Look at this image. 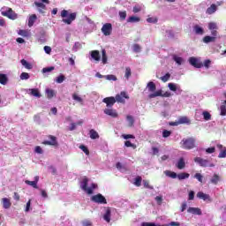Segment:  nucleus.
<instances>
[{"mask_svg":"<svg viewBox=\"0 0 226 226\" xmlns=\"http://www.w3.org/2000/svg\"><path fill=\"white\" fill-rule=\"evenodd\" d=\"M91 57L94 61H100L102 56L100 55V51L98 50H92L91 51Z\"/></svg>","mask_w":226,"mask_h":226,"instance_id":"f3484780","label":"nucleus"},{"mask_svg":"<svg viewBox=\"0 0 226 226\" xmlns=\"http://www.w3.org/2000/svg\"><path fill=\"white\" fill-rule=\"evenodd\" d=\"M147 22H148L149 24H156V22H158V19H156V18H148L147 19Z\"/></svg>","mask_w":226,"mask_h":226,"instance_id":"4d7b16f0","label":"nucleus"},{"mask_svg":"<svg viewBox=\"0 0 226 226\" xmlns=\"http://www.w3.org/2000/svg\"><path fill=\"white\" fill-rule=\"evenodd\" d=\"M122 137L125 140H128V139H135V136L133 134H124V135H122Z\"/></svg>","mask_w":226,"mask_h":226,"instance_id":"052dcab7","label":"nucleus"},{"mask_svg":"<svg viewBox=\"0 0 226 226\" xmlns=\"http://www.w3.org/2000/svg\"><path fill=\"white\" fill-rule=\"evenodd\" d=\"M34 4H35V6H37V8H41L38 10V11L40 13H45V11H43V10H45L47 8V6H45L43 3L34 2Z\"/></svg>","mask_w":226,"mask_h":226,"instance_id":"b1692460","label":"nucleus"},{"mask_svg":"<svg viewBox=\"0 0 226 226\" xmlns=\"http://www.w3.org/2000/svg\"><path fill=\"white\" fill-rule=\"evenodd\" d=\"M187 213H191L192 215H198L199 216H200V215H202V210H200V208L199 207H190L187 209Z\"/></svg>","mask_w":226,"mask_h":226,"instance_id":"ddd939ff","label":"nucleus"},{"mask_svg":"<svg viewBox=\"0 0 226 226\" xmlns=\"http://www.w3.org/2000/svg\"><path fill=\"white\" fill-rule=\"evenodd\" d=\"M132 49H133V52H136V54H139V52H140L142 48H140V45L139 44H133Z\"/></svg>","mask_w":226,"mask_h":226,"instance_id":"09e8293b","label":"nucleus"},{"mask_svg":"<svg viewBox=\"0 0 226 226\" xmlns=\"http://www.w3.org/2000/svg\"><path fill=\"white\" fill-rule=\"evenodd\" d=\"M135 186H140L142 185V177L138 176L134 181Z\"/></svg>","mask_w":226,"mask_h":226,"instance_id":"a19ab883","label":"nucleus"},{"mask_svg":"<svg viewBox=\"0 0 226 226\" xmlns=\"http://www.w3.org/2000/svg\"><path fill=\"white\" fill-rule=\"evenodd\" d=\"M194 31H195L196 34H204V29L202 27H200L199 25H196L194 26Z\"/></svg>","mask_w":226,"mask_h":226,"instance_id":"c9c22d12","label":"nucleus"},{"mask_svg":"<svg viewBox=\"0 0 226 226\" xmlns=\"http://www.w3.org/2000/svg\"><path fill=\"white\" fill-rule=\"evenodd\" d=\"M79 149H81L83 151V153H85V154H87V156H89V149L87 148V147H86L84 145H80Z\"/></svg>","mask_w":226,"mask_h":226,"instance_id":"37998d69","label":"nucleus"},{"mask_svg":"<svg viewBox=\"0 0 226 226\" xmlns=\"http://www.w3.org/2000/svg\"><path fill=\"white\" fill-rule=\"evenodd\" d=\"M29 79V73L27 72H22L20 74V79L21 80H27Z\"/></svg>","mask_w":226,"mask_h":226,"instance_id":"3c124183","label":"nucleus"},{"mask_svg":"<svg viewBox=\"0 0 226 226\" xmlns=\"http://www.w3.org/2000/svg\"><path fill=\"white\" fill-rule=\"evenodd\" d=\"M102 33L104 34V36H110V34H112V24H104L102 27Z\"/></svg>","mask_w":226,"mask_h":226,"instance_id":"6e6552de","label":"nucleus"},{"mask_svg":"<svg viewBox=\"0 0 226 226\" xmlns=\"http://www.w3.org/2000/svg\"><path fill=\"white\" fill-rule=\"evenodd\" d=\"M124 77H125V79H127V80H128V79H130V77H132V68H130V67L125 68Z\"/></svg>","mask_w":226,"mask_h":226,"instance_id":"4c0bfd02","label":"nucleus"},{"mask_svg":"<svg viewBox=\"0 0 226 226\" xmlns=\"http://www.w3.org/2000/svg\"><path fill=\"white\" fill-rule=\"evenodd\" d=\"M216 28H217L216 23H209L208 24V29H210V31H214Z\"/></svg>","mask_w":226,"mask_h":226,"instance_id":"0e129e2a","label":"nucleus"},{"mask_svg":"<svg viewBox=\"0 0 226 226\" xmlns=\"http://www.w3.org/2000/svg\"><path fill=\"white\" fill-rule=\"evenodd\" d=\"M215 151H216V148L215 147H208L206 149V153H207L208 154L215 153Z\"/></svg>","mask_w":226,"mask_h":226,"instance_id":"680f3d73","label":"nucleus"},{"mask_svg":"<svg viewBox=\"0 0 226 226\" xmlns=\"http://www.w3.org/2000/svg\"><path fill=\"white\" fill-rule=\"evenodd\" d=\"M186 167V162H185V158L181 157L177 164V168L179 169V170H183Z\"/></svg>","mask_w":226,"mask_h":226,"instance_id":"6ab92c4d","label":"nucleus"},{"mask_svg":"<svg viewBox=\"0 0 226 226\" xmlns=\"http://www.w3.org/2000/svg\"><path fill=\"white\" fill-rule=\"evenodd\" d=\"M0 84H2V86L8 84V76H6V74L0 73Z\"/></svg>","mask_w":226,"mask_h":226,"instance_id":"5701e85b","label":"nucleus"},{"mask_svg":"<svg viewBox=\"0 0 226 226\" xmlns=\"http://www.w3.org/2000/svg\"><path fill=\"white\" fill-rule=\"evenodd\" d=\"M204 43H211V41H216V37H211L207 35L203 38Z\"/></svg>","mask_w":226,"mask_h":226,"instance_id":"2f4dec72","label":"nucleus"},{"mask_svg":"<svg viewBox=\"0 0 226 226\" xmlns=\"http://www.w3.org/2000/svg\"><path fill=\"white\" fill-rule=\"evenodd\" d=\"M65 79H66V77H64V75L61 74L60 76H58V77L56 78V82L57 84H63V82H64Z\"/></svg>","mask_w":226,"mask_h":226,"instance_id":"58836bf2","label":"nucleus"},{"mask_svg":"<svg viewBox=\"0 0 226 226\" xmlns=\"http://www.w3.org/2000/svg\"><path fill=\"white\" fill-rule=\"evenodd\" d=\"M142 11V8L139 5L134 6L132 9L133 13H139V11Z\"/></svg>","mask_w":226,"mask_h":226,"instance_id":"69168bd1","label":"nucleus"},{"mask_svg":"<svg viewBox=\"0 0 226 226\" xmlns=\"http://www.w3.org/2000/svg\"><path fill=\"white\" fill-rule=\"evenodd\" d=\"M46 94H47V98H49V100L54 98V96L56 95V94L54 93L53 89H46Z\"/></svg>","mask_w":226,"mask_h":226,"instance_id":"473e14b6","label":"nucleus"},{"mask_svg":"<svg viewBox=\"0 0 226 226\" xmlns=\"http://www.w3.org/2000/svg\"><path fill=\"white\" fill-rule=\"evenodd\" d=\"M194 162H195V163H199L200 167H215V164L209 163V160H207V159L195 157Z\"/></svg>","mask_w":226,"mask_h":226,"instance_id":"39448f33","label":"nucleus"},{"mask_svg":"<svg viewBox=\"0 0 226 226\" xmlns=\"http://www.w3.org/2000/svg\"><path fill=\"white\" fill-rule=\"evenodd\" d=\"M170 79V73L167 72L164 76L161 77V80L162 82H169V79Z\"/></svg>","mask_w":226,"mask_h":226,"instance_id":"a18cd8bd","label":"nucleus"},{"mask_svg":"<svg viewBox=\"0 0 226 226\" xmlns=\"http://www.w3.org/2000/svg\"><path fill=\"white\" fill-rule=\"evenodd\" d=\"M178 124H190V119L188 117H181L178 119Z\"/></svg>","mask_w":226,"mask_h":226,"instance_id":"bb28decb","label":"nucleus"},{"mask_svg":"<svg viewBox=\"0 0 226 226\" xmlns=\"http://www.w3.org/2000/svg\"><path fill=\"white\" fill-rule=\"evenodd\" d=\"M170 135H172V132H170V131L164 130L162 132V137L164 139H167L168 137H170Z\"/></svg>","mask_w":226,"mask_h":226,"instance_id":"603ef678","label":"nucleus"},{"mask_svg":"<svg viewBox=\"0 0 226 226\" xmlns=\"http://www.w3.org/2000/svg\"><path fill=\"white\" fill-rule=\"evenodd\" d=\"M216 10H217L216 4H213L210 5V7H208L207 9L206 13L207 15H213V13H215L216 11Z\"/></svg>","mask_w":226,"mask_h":226,"instance_id":"4be33fe9","label":"nucleus"},{"mask_svg":"<svg viewBox=\"0 0 226 226\" xmlns=\"http://www.w3.org/2000/svg\"><path fill=\"white\" fill-rule=\"evenodd\" d=\"M124 147H132L133 149L137 148V146L135 144H132V142H130V140H126L124 142Z\"/></svg>","mask_w":226,"mask_h":226,"instance_id":"c03bdc74","label":"nucleus"},{"mask_svg":"<svg viewBox=\"0 0 226 226\" xmlns=\"http://www.w3.org/2000/svg\"><path fill=\"white\" fill-rule=\"evenodd\" d=\"M164 174L165 176H167L168 177H171L172 179H176V177H177V173L174 171L165 170Z\"/></svg>","mask_w":226,"mask_h":226,"instance_id":"c85d7f7f","label":"nucleus"},{"mask_svg":"<svg viewBox=\"0 0 226 226\" xmlns=\"http://www.w3.org/2000/svg\"><path fill=\"white\" fill-rule=\"evenodd\" d=\"M89 135L92 140H96V139H100V134H98V132H96L94 129H91L89 131Z\"/></svg>","mask_w":226,"mask_h":226,"instance_id":"a211bd4d","label":"nucleus"},{"mask_svg":"<svg viewBox=\"0 0 226 226\" xmlns=\"http://www.w3.org/2000/svg\"><path fill=\"white\" fill-rule=\"evenodd\" d=\"M218 158H226V148H224L223 150H221V152L219 153Z\"/></svg>","mask_w":226,"mask_h":226,"instance_id":"bf43d9fd","label":"nucleus"},{"mask_svg":"<svg viewBox=\"0 0 226 226\" xmlns=\"http://www.w3.org/2000/svg\"><path fill=\"white\" fill-rule=\"evenodd\" d=\"M20 63L22 66L26 68V70H33V64H31L29 62H26V59H21Z\"/></svg>","mask_w":226,"mask_h":226,"instance_id":"c756f323","label":"nucleus"},{"mask_svg":"<svg viewBox=\"0 0 226 226\" xmlns=\"http://www.w3.org/2000/svg\"><path fill=\"white\" fill-rule=\"evenodd\" d=\"M104 77L107 80H114V81L117 80V78L115 75H112V74L106 75Z\"/></svg>","mask_w":226,"mask_h":226,"instance_id":"864d4df0","label":"nucleus"},{"mask_svg":"<svg viewBox=\"0 0 226 226\" xmlns=\"http://www.w3.org/2000/svg\"><path fill=\"white\" fill-rule=\"evenodd\" d=\"M36 14H33L29 17L28 19V26L29 27H33V26H34V22H36Z\"/></svg>","mask_w":226,"mask_h":226,"instance_id":"393cba45","label":"nucleus"},{"mask_svg":"<svg viewBox=\"0 0 226 226\" xmlns=\"http://www.w3.org/2000/svg\"><path fill=\"white\" fill-rule=\"evenodd\" d=\"M48 138L50 140L42 141V144L44 146H55V147L59 146V143L57 142V138L56 136L49 135Z\"/></svg>","mask_w":226,"mask_h":226,"instance_id":"423d86ee","label":"nucleus"},{"mask_svg":"<svg viewBox=\"0 0 226 226\" xmlns=\"http://www.w3.org/2000/svg\"><path fill=\"white\" fill-rule=\"evenodd\" d=\"M222 181V178L219 177L218 174H214L212 178H210L211 185H218L219 182Z\"/></svg>","mask_w":226,"mask_h":226,"instance_id":"dca6fc26","label":"nucleus"},{"mask_svg":"<svg viewBox=\"0 0 226 226\" xmlns=\"http://www.w3.org/2000/svg\"><path fill=\"white\" fill-rule=\"evenodd\" d=\"M29 91L32 96H35V98H41V94H40V90H38V88H31Z\"/></svg>","mask_w":226,"mask_h":226,"instance_id":"aec40b11","label":"nucleus"},{"mask_svg":"<svg viewBox=\"0 0 226 226\" xmlns=\"http://www.w3.org/2000/svg\"><path fill=\"white\" fill-rule=\"evenodd\" d=\"M103 103H106L107 107H114L116 103V98L115 97H106L102 100Z\"/></svg>","mask_w":226,"mask_h":226,"instance_id":"9b49d317","label":"nucleus"},{"mask_svg":"<svg viewBox=\"0 0 226 226\" xmlns=\"http://www.w3.org/2000/svg\"><path fill=\"white\" fill-rule=\"evenodd\" d=\"M177 179H179V181H183V179H188V177H190V174L186 173V172H182L177 175Z\"/></svg>","mask_w":226,"mask_h":226,"instance_id":"a878e982","label":"nucleus"},{"mask_svg":"<svg viewBox=\"0 0 226 226\" xmlns=\"http://www.w3.org/2000/svg\"><path fill=\"white\" fill-rule=\"evenodd\" d=\"M102 60L103 64H107L108 57L107 51L105 49L102 50Z\"/></svg>","mask_w":226,"mask_h":226,"instance_id":"72a5a7b5","label":"nucleus"},{"mask_svg":"<svg viewBox=\"0 0 226 226\" xmlns=\"http://www.w3.org/2000/svg\"><path fill=\"white\" fill-rule=\"evenodd\" d=\"M35 153H37V154H43V149H41V147H35Z\"/></svg>","mask_w":226,"mask_h":226,"instance_id":"e2e57ef3","label":"nucleus"},{"mask_svg":"<svg viewBox=\"0 0 226 226\" xmlns=\"http://www.w3.org/2000/svg\"><path fill=\"white\" fill-rule=\"evenodd\" d=\"M202 116L205 121H211V113L209 111H203Z\"/></svg>","mask_w":226,"mask_h":226,"instance_id":"e433bc0d","label":"nucleus"},{"mask_svg":"<svg viewBox=\"0 0 226 226\" xmlns=\"http://www.w3.org/2000/svg\"><path fill=\"white\" fill-rule=\"evenodd\" d=\"M125 100H130V96L126 94V92H121L120 94H117L115 97L116 102L117 103H124Z\"/></svg>","mask_w":226,"mask_h":226,"instance_id":"1a4fd4ad","label":"nucleus"},{"mask_svg":"<svg viewBox=\"0 0 226 226\" xmlns=\"http://www.w3.org/2000/svg\"><path fill=\"white\" fill-rule=\"evenodd\" d=\"M2 15L4 17H7V19H10L11 20H17L18 15L15 11H13L12 8H9L7 11H2Z\"/></svg>","mask_w":226,"mask_h":226,"instance_id":"20e7f679","label":"nucleus"},{"mask_svg":"<svg viewBox=\"0 0 226 226\" xmlns=\"http://www.w3.org/2000/svg\"><path fill=\"white\" fill-rule=\"evenodd\" d=\"M189 63L194 68H202L204 66V64L201 62H200L199 59L193 56L189 58Z\"/></svg>","mask_w":226,"mask_h":226,"instance_id":"9d476101","label":"nucleus"},{"mask_svg":"<svg viewBox=\"0 0 226 226\" xmlns=\"http://www.w3.org/2000/svg\"><path fill=\"white\" fill-rule=\"evenodd\" d=\"M110 207H107L106 212L103 215V220H105V222H107L108 223H110Z\"/></svg>","mask_w":226,"mask_h":226,"instance_id":"412c9836","label":"nucleus"},{"mask_svg":"<svg viewBox=\"0 0 226 226\" xmlns=\"http://www.w3.org/2000/svg\"><path fill=\"white\" fill-rule=\"evenodd\" d=\"M127 121L130 123L131 126H133V123H135V120H133V117L128 115L126 117Z\"/></svg>","mask_w":226,"mask_h":226,"instance_id":"13d9d810","label":"nucleus"},{"mask_svg":"<svg viewBox=\"0 0 226 226\" xmlns=\"http://www.w3.org/2000/svg\"><path fill=\"white\" fill-rule=\"evenodd\" d=\"M119 17H120V20H125L126 19V11H120Z\"/></svg>","mask_w":226,"mask_h":226,"instance_id":"6e6d98bb","label":"nucleus"},{"mask_svg":"<svg viewBox=\"0 0 226 226\" xmlns=\"http://www.w3.org/2000/svg\"><path fill=\"white\" fill-rule=\"evenodd\" d=\"M127 22H129L130 24H135L137 22H140V18L137 16H131L129 17V19H127Z\"/></svg>","mask_w":226,"mask_h":226,"instance_id":"cd10ccee","label":"nucleus"},{"mask_svg":"<svg viewBox=\"0 0 226 226\" xmlns=\"http://www.w3.org/2000/svg\"><path fill=\"white\" fill-rule=\"evenodd\" d=\"M197 197L201 200H208V202H211V196H209V194L204 193L203 192H199L197 193Z\"/></svg>","mask_w":226,"mask_h":226,"instance_id":"f8f14e48","label":"nucleus"},{"mask_svg":"<svg viewBox=\"0 0 226 226\" xmlns=\"http://www.w3.org/2000/svg\"><path fill=\"white\" fill-rule=\"evenodd\" d=\"M61 17L63 19L62 22H64V24H67V26H70L72 22L77 19V12L70 13L68 11L63 10L61 11Z\"/></svg>","mask_w":226,"mask_h":226,"instance_id":"f257e3e1","label":"nucleus"},{"mask_svg":"<svg viewBox=\"0 0 226 226\" xmlns=\"http://www.w3.org/2000/svg\"><path fill=\"white\" fill-rule=\"evenodd\" d=\"M87 183H89V179H87V177H84L81 182L80 188L83 189L84 192H87V193H88V195H92L93 189L87 187Z\"/></svg>","mask_w":226,"mask_h":226,"instance_id":"0eeeda50","label":"nucleus"},{"mask_svg":"<svg viewBox=\"0 0 226 226\" xmlns=\"http://www.w3.org/2000/svg\"><path fill=\"white\" fill-rule=\"evenodd\" d=\"M182 149H194V147H197L195 138L190 137L186 139H183L180 142Z\"/></svg>","mask_w":226,"mask_h":226,"instance_id":"f03ea898","label":"nucleus"},{"mask_svg":"<svg viewBox=\"0 0 226 226\" xmlns=\"http://www.w3.org/2000/svg\"><path fill=\"white\" fill-rule=\"evenodd\" d=\"M168 87L170 91H173V92L177 91V86L174 83H169Z\"/></svg>","mask_w":226,"mask_h":226,"instance_id":"79ce46f5","label":"nucleus"},{"mask_svg":"<svg viewBox=\"0 0 226 226\" xmlns=\"http://www.w3.org/2000/svg\"><path fill=\"white\" fill-rule=\"evenodd\" d=\"M91 201L94 202L95 204H107V199L102 193L92 196Z\"/></svg>","mask_w":226,"mask_h":226,"instance_id":"7ed1b4c3","label":"nucleus"},{"mask_svg":"<svg viewBox=\"0 0 226 226\" xmlns=\"http://www.w3.org/2000/svg\"><path fill=\"white\" fill-rule=\"evenodd\" d=\"M2 203L4 209H10V207H11V201H10L8 198H3Z\"/></svg>","mask_w":226,"mask_h":226,"instance_id":"2eb2a0df","label":"nucleus"},{"mask_svg":"<svg viewBox=\"0 0 226 226\" xmlns=\"http://www.w3.org/2000/svg\"><path fill=\"white\" fill-rule=\"evenodd\" d=\"M220 109H221V116H226V101L223 102Z\"/></svg>","mask_w":226,"mask_h":226,"instance_id":"ea45409f","label":"nucleus"},{"mask_svg":"<svg viewBox=\"0 0 226 226\" xmlns=\"http://www.w3.org/2000/svg\"><path fill=\"white\" fill-rule=\"evenodd\" d=\"M83 226H93V222L91 221L86 220L82 222Z\"/></svg>","mask_w":226,"mask_h":226,"instance_id":"338daca9","label":"nucleus"},{"mask_svg":"<svg viewBox=\"0 0 226 226\" xmlns=\"http://www.w3.org/2000/svg\"><path fill=\"white\" fill-rule=\"evenodd\" d=\"M141 226H156L154 222H142Z\"/></svg>","mask_w":226,"mask_h":226,"instance_id":"774afa93","label":"nucleus"},{"mask_svg":"<svg viewBox=\"0 0 226 226\" xmlns=\"http://www.w3.org/2000/svg\"><path fill=\"white\" fill-rule=\"evenodd\" d=\"M194 178L197 179L200 183H202V179H204V177L200 173H196L194 175Z\"/></svg>","mask_w":226,"mask_h":226,"instance_id":"8fccbe9b","label":"nucleus"},{"mask_svg":"<svg viewBox=\"0 0 226 226\" xmlns=\"http://www.w3.org/2000/svg\"><path fill=\"white\" fill-rule=\"evenodd\" d=\"M147 87L150 93H154V91H156V85L153 81L147 83Z\"/></svg>","mask_w":226,"mask_h":226,"instance_id":"7c9ffc66","label":"nucleus"},{"mask_svg":"<svg viewBox=\"0 0 226 226\" xmlns=\"http://www.w3.org/2000/svg\"><path fill=\"white\" fill-rule=\"evenodd\" d=\"M26 185H28L29 186H32L33 188L38 189V183L34 181H29L26 180L25 181Z\"/></svg>","mask_w":226,"mask_h":226,"instance_id":"f704fd0d","label":"nucleus"},{"mask_svg":"<svg viewBox=\"0 0 226 226\" xmlns=\"http://www.w3.org/2000/svg\"><path fill=\"white\" fill-rule=\"evenodd\" d=\"M54 68V66L45 67L42 69V73H49V72H53Z\"/></svg>","mask_w":226,"mask_h":226,"instance_id":"5fc2aeb1","label":"nucleus"},{"mask_svg":"<svg viewBox=\"0 0 226 226\" xmlns=\"http://www.w3.org/2000/svg\"><path fill=\"white\" fill-rule=\"evenodd\" d=\"M173 59L177 63V64H179V65L183 64V58L182 57L174 56Z\"/></svg>","mask_w":226,"mask_h":226,"instance_id":"49530a36","label":"nucleus"},{"mask_svg":"<svg viewBox=\"0 0 226 226\" xmlns=\"http://www.w3.org/2000/svg\"><path fill=\"white\" fill-rule=\"evenodd\" d=\"M156 96H162V91H156L155 93L154 94H150L148 95V98H156Z\"/></svg>","mask_w":226,"mask_h":226,"instance_id":"de8ad7c7","label":"nucleus"},{"mask_svg":"<svg viewBox=\"0 0 226 226\" xmlns=\"http://www.w3.org/2000/svg\"><path fill=\"white\" fill-rule=\"evenodd\" d=\"M104 114H106V116H110V117H117L118 116L117 112L112 109H105Z\"/></svg>","mask_w":226,"mask_h":226,"instance_id":"4468645a","label":"nucleus"}]
</instances>
